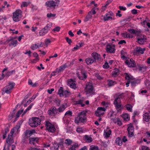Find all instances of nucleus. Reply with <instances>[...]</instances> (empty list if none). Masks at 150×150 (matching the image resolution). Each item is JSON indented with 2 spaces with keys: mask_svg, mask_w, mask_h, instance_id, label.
<instances>
[{
  "mask_svg": "<svg viewBox=\"0 0 150 150\" xmlns=\"http://www.w3.org/2000/svg\"><path fill=\"white\" fill-rule=\"evenodd\" d=\"M28 150H40V149H38L37 148L30 147L29 148Z\"/></svg>",
  "mask_w": 150,
  "mask_h": 150,
  "instance_id": "64",
  "label": "nucleus"
},
{
  "mask_svg": "<svg viewBox=\"0 0 150 150\" xmlns=\"http://www.w3.org/2000/svg\"><path fill=\"white\" fill-rule=\"evenodd\" d=\"M125 107L127 109L128 111L131 112H132V106L130 104H128L126 105Z\"/></svg>",
  "mask_w": 150,
  "mask_h": 150,
  "instance_id": "34",
  "label": "nucleus"
},
{
  "mask_svg": "<svg viewBox=\"0 0 150 150\" xmlns=\"http://www.w3.org/2000/svg\"><path fill=\"white\" fill-rule=\"evenodd\" d=\"M59 147V144L57 143H54L52 147H51V150H58V148Z\"/></svg>",
  "mask_w": 150,
  "mask_h": 150,
  "instance_id": "27",
  "label": "nucleus"
},
{
  "mask_svg": "<svg viewBox=\"0 0 150 150\" xmlns=\"http://www.w3.org/2000/svg\"><path fill=\"white\" fill-rule=\"evenodd\" d=\"M125 74H126L125 79H126L128 80L127 82L126 83V85L127 87H128L130 81L132 80L133 79L132 77H130L127 74L125 73Z\"/></svg>",
  "mask_w": 150,
  "mask_h": 150,
  "instance_id": "22",
  "label": "nucleus"
},
{
  "mask_svg": "<svg viewBox=\"0 0 150 150\" xmlns=\"http://www.w3.org/2000/svg\"><path fill=\"white\" fill-rule=\"evenodd\" d=\"M113 15V13L112 12H109L108 13L105 14V15L104 16L103 18L104 21H108L112 19V17H111V16Z\"/></svg>",
  "mask_w": 150,
  "mask_h": 150,
  "instance_id": "15",
  "label": "nucleus"
},
{
  "mask_svg": "<svg viewBox=\"0 0 150 150\" xmlns=\"http://www.w3.org/2000/svg\"><path fill=\"white\" fill-rule=\"evenodd\" d=\"M93 8H92V10L89 11L86 16L85 19L84 20L85 22H87L88 21L89 19L91 18L92 17V15H94L96 13V12Z\"/></svg>",
  "mask_w": 150,
  "mask_h": 150,
  "instance_id": "11",
  "label": "nucleus"
},
{
  "mask_svg": "<svg viewBox=\"0 0 150 150\" xmlns=\"http://www.w3.org/2000/svg\"><path fill=\"white\" fill-rule=\"evenodd\" d=\"M111 130L109 129L105 130L104 131V135L105 137L106 138L109 137L110 135L111 134Z\"/></svg>",
  "mask_w": 150,
  "mask_h": 150,
  "instance_id": "24",
  "label": "nucleus"
},
{
  "mask_svg": "<svg viewBox=\"0 0 150 150\" xmlns=\"http://www.w3.org/2000/svg\"><path fill=\"white\" fill-rule=\"evenodd\" d=\"M29 4V2H23L21 6H23V7H26Z\"/></svg>",
  "mask_w": 150,
  "mask_h": 150,
  "instance_id": "50",
  "label": "nucleus"
},
{
  "mask_svg": "<svg viewBox=\"0 0 150 150\" xmlns=\"http://www.w3.org/2000/svg\"><path fill=\"white\" fill-rule=\"evenodd\" d=\"M95 113L96 116L98 117H100L103 115L104 112L101 111H100V110L97 109V110L95 112Z\"/></svg>",
  "mask_w": 150,
  "mask_h": 150,
  "instance_id": "28",
  "label": "nucleus"
},
{
  "mask_svg": "<svg viewBox=\"0 0 150 150\" xmlns=\"http://www.w3.org/2000/svg\"><path fill=\"white\" fill-rule=\"evenodd\" d=\"M119 74V71L117 68H115L114 71L112 72V75L114 77H116Z\"/></svg>",
  "mask_w": 150,
  "mask_h": 150,
  "instance_id": "26",
  "label": "nucleus"
},
{
  "mask_svg": "<svg viewBox=\"0 0 150 150\" xmlns=\"http://www.w3.org/2000/svg\"><path fill=\"white\" fill-rule=\"evenodd\" d=\"M89 150H99V148L97 146L91 145L90 146Z\"/></svg>",
  "mask_w": 150,
  "mask_h": 150,
  "instance_id": "42",
  "label": "nucleus"
},
{
  "mask_svg": "<svg viewBox=\"0 0 150 150\" xmlns=\"http://www.w3.org/2000/svg\"><path fill=\"white\" fill-rule=\"evenodd\" d=\"M83 102V100H80L78 101H76V104H81V106L83 107L84 105V104H82V103Z\"/></svg>",
  "mask_w": 150,
  "mask_h": 150,
  "instance_id": "48",
  "label": "nucleus"
},
{
  "mask_svg": "<svg viewBox=\"0 0 150 150\" xmlns=\"http://www.w3.org/2000/svg\"><path fill=\"white\" fill-rule=\"evenodd\" d=\"M72 112L71 111H68L65 114L64 117H71L72 116Z\"/></svg>",
  "mask_w": 150,
  "mask_h": 150,
  "instance_id": "41",
  "label": "nucleus"
},
{
  "mask_svg": "<svg viewBox=\"0 0 150 150\" xmlns=\"http://www.w3.org/2000/svg\"><path fill=\"white\" fill-rule=\"evenodd\" d=\"M70 95V92L66 90L64 91L63 96H65V97H68Z\"/></svg>",
  "mask_w": 150,
  "mask_h": 150,
  "instance_id": "39",
  "label": "nucleus"
},
{
  "mask_svg": "<svg viewBox=\"0 0 150 150\" xmlns=\"http://www.w3.org/2000/svg\"><path fill=\"white\" fill-rule=\"evenodd\" d=\"M33 55L34 57H36L35 59V60H34V61L35 60H38V54H37V53L36 52H35L34 53H33ZM33 62H34V61H33Z\"/></svg>",
  "mask_w": 150,
  "mask_h": 150,
  "instance_id": "52",
  "label": "nucleus"
},
{
  "mask_svg": "<svg viewBox=\"0 0 150 150\" xmlns=\"http://www.w3.org/2000/svg\"><path fill=\"white\" fill-rule=\"evenodd\" d=\"M86 112L83 111L79 113L78 116L75 118V122L78 123L79 122H83L86 120Z\"/></svg>",
  "mask_w": 150,
  "mask_h": 150,
  "instance_id": "2",
  "label": "nucleus"
},
{
  "mask_svg": "<svg viewBox=\"0 0 150 150\" xmlns=\"http://www.w3.org/2000/svg\"><path fill=\"white\" fill-rule=\"evenodd\" d=\"M142 150H150L149 147L145 146H143L142 147Z\"/></svg>",
  "mask_w": 150,
  "mask_h": 150,
  "instance_id": "63",
  "label": "nucleus"
},
{
  "mask_svg": "<svg viewBox=\"0 0 150 150\" xmlns=\"http://www.w3.org/2000/svg\"><path fill=\"white\" fill-rule=\"evenodd\" d=\"M13 14L12 18L14 21L16 22L20 20L22 17V11L21 10H17Z\"/></svg>",
  "mask_w": 150,
  "mask_h": 150,
  "instance_id": "3",
  "label": "nucleus"
},
{
  "mask_svg": "<svg viewBox=\"0 0 150 150\" xmlns=\"http://www.w3.org/2000/svg\"><path fill=\"white\" fill-rule=\"evenodd\" d=\"M28 83L29 85L32 86L33 87H35L36 86H37V83H35L33 84L32 81L30 80H29L28 81Z\"/></svg>",
  "mask_w": 150,
  "mask_h": 150,
  "instance_id": "51",
  "label": "nucleus"
},
{
  "mask_svg": "<svg viewBox=\"0 0 150 150\" xmlns=\"http://www.w3.org/2000/svg\"><path fill=\"white\" fill-rule=\"evenodd\" d=\"M65 39L67 42L69 43V44L70 45H71V43L72 42L71 40L67 37H66Z\"/></svg>",
  "mask_w": 150,
  "mask_h": 150,
  "instance_id": "53",
  "label": "nucleus"
},
{
  "mask_svg": "<svg viewBox=\"0 0 150 150\" xmlns=\"http://www.w3.org/2000/svg\"><path fill=\"white\" fill-rule=\"evenodd\" d=\"M39 47V45H38L36 44L32 45L31 47L30 48L33 50H35Z\"/></svg>",
  "mask_w": 150,
  "mask_h": 150,
  "instance_id": "40",
  "label": "nucleus"
},
{
  "mask_svg": "<svg viewBox=\"0 0 150 150\" xmlns=\"http://www.w3.org/2000/svg\"><path fill=\"white\" fill-rule=\"evenodd\" d=\"M66 105H62L60 106L57 109L59 112H61L63 111L67 107Z\"/></svg>",
  "mask_w": 150,
  "mask_h": 150,
  "instance_id": "32",
  "label": "nucleus"
},
{
  "mask_svg": "<svg viewBox=\"0 0 150 150\" xmlns=\"http://www.w3.org/2000/svg\"><path fill=\"white\" fill-rule=\"evenodd\" d=\"M81 72L80 74H77L78 77L81 80H84L87 77L86 71L82 69H81Z\"/></svg>",
  "mask_w": 150,
  "mask_h": 150,
  "instance_id": "8",
  "label": "nucleus"
},
{
  "mask_svg": "<svg viewBox=\"0 0 150 150\" xmlns=\"http://www.w3.org/2000/svg\"><path fill=\"white\" fill-rule=\"evenodd\" d=\"M60 28L59 26H57L55 27L52 30L54 31L59 32L60 30Z\"/></svg>",
  "mask_w": 150,
  "mask_h": 150,
  "instance_id": "58",
  "label": "nucleus"
},
{
  "mask_svg": "<svg viewBox=\"0 0 150 150\" xmlns=\"http://www.w3.org/2000/svg\"><path fill=\"white\" fill-rule=\"evenodd\" d=\"M123 118L125 120H127L129 119V115H128L127 113L123 114L122 115Z\"/></svg>",
  "mask_w": 150,
  "mask_h": 150,
  "instance_id": "46",
  "label": "nucleus"
},
{
  "mask_svg": "<svg viewBox=\"0 0 150 150\" xmlns=\"http://www.w3.org/2000/svg\"><path fill=\"white\" fill-rule=\"evenodd\" d=\"M146 38L144 36H141L137 38L138 43L140 44H143L144 42H146Z\"/></svg>",
  "mask_w": 150,
  "mask_h": 150,
  "instance_id": "19",
  "label": "nucleus"
},
{
  "mask_svg": "<svg viewBox=\"0 0 150 150\" xmlns=\"http://www.w3.org/2000/svg\"><path fill=\"white\" fill-rule=\"evenodd\" d=\"M145 50V48H142L140 47H137L135 48L134 54L135 55H139L140 54H143Z\"/></svg>",
  "mask_w": 150,
  "mask_h": 150,
  "instance_id": "9",
  "label": "nucleus"
},
{
  "mask_svg": "<svg viewBox=\"0 0 150 150\" xmlns=\"http://www.w3.org/2000/svg\"><path fill=\"white\" fill-rule=\"evenodd\" d=\"M115 83V82L113 81H109L108 83V85L109 86H111L114 85V83Z\"/></svg>",
  "mask_w": 150,
  "mask_h": 150,
  "instance_id": "60",
  "label": "nucleus"
},
{
  "mask_svg": "<svg viewBox=\"0 0 150 150\" xmlns=\"http://www.w3.org/2000/svg\"><path fill=\"white\" fill-rule=\"evenodd\" d=\"M103 67L104 68L108 69L109 67V66L108 65V63H105L104 65H103Z\"/></svg>",
  "mask_w": 150,
  "mask_h": 150,
  "instance_id": "62",
  "label": "nucleus"
},
{
  "mask_svg": "<svg viewBox=\"0 0 150 150\" xmlns=\"http://www.w3.org/2000/svg\"><path fill=\"white\" fill-rule=\"evenodd\" d=\"M128 31L132 34H136L137 31L134 29H131L128 30Z\"/></svg>",
  "mask_w": 150,
  "mask_h": 150,
  "instance_id": "49",
  "label": "nucleus"
},
{
  "mask_svg": "<svg viewBox=\"0 0 150 150\" xmlns=\"http://www.w3.org/2000/svg\"><path fill=\"white\" fill-rule=\"evenodd\" d=\"M140 82V80L137 79L132 81L131 82V83L132 86H135L137 84L139 83Z\"/></svg>",
  "mask_w": 150,
  "mask_h": 150,
  "instance_id": "33",
  "label": "nucleus"
},
{
  "mask_svg": "<svg viewBox=\"0 0 150 150\" xmlns=\"http://www.w3.org/2000/svg\"><path fill=\"white\" fill-rule=\"evenodd\" d=\"M9 129L8 128L5 129V133L3 135V139H5L6 137V134H7V132L9 131Z\"/></svg>",
  "mask_w": 150,
  "mask_h": 150,
  "instance_id": "47",
  "label": "nucleus"
},
{
  "mask_svg": "<svg viewBox=\"0 0 150 150\" xmlns=\"http://www.w3.org/2000/svg\"><path fill=\"white\" fill-rule=\"evenodd\" d=\"M106 50L108 52L114 53L115 52L114 48L110 45H107L106 47Z\"/></svg>",
  "mask_w": 150,
  "mask_h": 150,
  "instance_id": "21",
  "label": "nucleus"
},
{
  "mask_svg": "<svg viewBox=\"0 0 150 150\" xmlns=\"http://www.w3.org/2000/svg\"><path fill=\"white\" fill-rule=\"evenodd\" d=\"M40 122L41 120L39 118L33 117L32 119L30 120L29 124L31 127H35L40 125Z\"/></svg>",
  "mask_w": 150,
  "mask_h": 150,
  "instance_id": "4",
  "label": "nucleus"
},
{
  "mask_svg": "<svg viewBox=\"0 0 150 150\" xmlns=\"http://www.w3.org/2000/svg\"><path fill=\"white\" fill-rule=\"evenodd\" d=\"M116 144L119 146H121L122 144V142L121 139L119 137L116 139Z\"/></svg>",
  "mask_w": 150,
  "mask_h": 150,
  "instance_id": "35",
  "label": "nucleus"
},
{
  "mask_svg": "<svg viewBox=\"0 0 150 150\" xmlns=\"http://www.w3.org/2000/svg\"><path fill=\"white\" fill-rule=\"evenodd\" d=\"M78 147V144H73L69 149V150H76V148Z\"/></svg>",
  "mask_w": 150,
  "mask_h": 150,
  "instance_id": "36",
  "label": "nucleus"
},
{
  "mask_svg": "<svg viewBox=\"0 0 150 150\" xmlns=\"http://www.w3.org/2000/svg\"><path fill=\"white\" fill-rule=\"evenodd\" d=\"M35 130H26L24 133L25 136L24 137L25 139H28L29 140V138H30V136H31L33 133H35Z\"/></svg>",
  "mask_w": 150,
  "mask_h": 150,
  "instance_id": "13",
  "label": "nucleus"
},
{
  "mask_svg": "<svg viewBox=\"0 0 150 150\" xmlns=\"http://www.w3.org/2000/svg\"><path fill=\"white\" fill-rule=\"evenodd\" d=\"M127 131H134V127L130 125L127 128Z\"/></svg>",
  "mask_w": 150,
  "mask_h": 150,
  "instance_id": "61",
  "label": "nucleus"
},
{
  "mask_svg": "<svg viewBox=\"0 0 150 150\" xmlns=\"http://www.w3.org/2000/svg\"><path fill=\"white\" fill-rule=\"evenodd\" d=\"M45 126L48 131L51 132H54L55 130L54 126L48 121H46L45 122Z\"/></svg>",
  "mask_w": 150,
  "mask_h": 150,
  "instance_id": "7",
  "label": "nucleus"
},
{
  "mask_svg": "<svg viewBox=\"0 0 150 150\" xmlns=\"http://www.w3.org/2000/svg\"><path fill=\"white\" fill-rule=\"evenodd\" d=\"M84 140L86 142H91L92 141L93 139L91 137L86 135L84 136Z\"/></svg>",
  "mask_w": 150,
  "mask_h": 150,
  "instance_id": "29",
  "label": "nucleus"
},
{
  "mask_svg": "<svg viewBox=\"0 0 150 150\" xmlns=\"http://www.w3.org/2000/svg\"><path fill=\"white\" fill-rule=\"evenodd\" d=\"M93 90V87L92 84L91 83H87L85 88V91L86 94H92Z\"/></svg>",
  "mask_w": 150,
  "mask_h": 150,
  "instance_id": "6",
  "label": "nucleus"
},
{
  "mask_svg": "<svg viewBox=\"0 0 150 150\" xmlns=\"http://www.w3.org/2000/svg\"><path fill=\"white\" fill-rule=\"evenodd\" d=\"M67 66L66 63L64 64L63 65L61 66L59 69H57L56 70V72L58 73H59L63 71L67 67Z\"/></svg>",
  "mask_w": 150,
  "mask_h": 150,
  "instance_id": "18",
  "label": "nucleus"
},
{
  "mask_svg": "<svg viewBox=\"0 0 150 150\" xmlns=\"http://www.w3.org/2000/svg\"><path fill=\"white\" fill-rule=\"evenodd\" d=\"M67 85L69 86L71 88H74V89L76 88V82L74 81L71 79L68 80L67 81Z\"/></svg>",
  "mask_w": 150,
  "mask_h": 150,
  "instance_id": "12",
  "label": "nucleus"
},
{
  "mask_svg": "<svg viewBox=\"0 0 150 150\" xmlns=\"http://www.w3.org/2000/svg\"><path fill=\"white\" fill-rule=\"evenodd\" d=\"M83 129L82 127H78L77 128L76 131L79 133L82 132L83 131Z\"/></svg>",
  "mask_w": 150,
  "mask_h": 150,
  "instance_id": "55",
  "label": "nucleus"
},
{
  "mask_svg": "<svg viewBox=\"0 0 150 150\" xmlns=\"http://www.w3.org/2000/svg\"><path fill=\"white\" fill-rule=\"evenodd\" d=\"M125 62L129 67H134L136 65L135 62L132 59H130L129 60H126Z\"/></svg>",
  "mask_w": 150,
  "mask_h": 150,
  "instance_id": "14",
  "label": "nucleus"
},
{
  "mask_svg": "<svg viewBox=\"0 0 150 150\" xmlns=\"http://www.w3.org/2000/svg\"><path fill=\"white\" fill-rule=\"evenodd\" d=\"M59 144V146H64V141L63 139H60V142L58 144Z\"/></svg>",
  "mask_w": 150,
  "mask_h": 150,
  "instance_id": "54",
  "label": "nucleus"
},
{
  "mask_svg": "<svg viewBox=\"0 0 150 150\" xmlns=\"http://www.w3.org/2000/svg\"><path fill=\"white\" fill-rule=\"evenodd\" d=\"M23 111V109L21 108V110L18 111L16 114V117L17 118L22 113Z\"/></svg>",
  "mask_w": 150,
  "mask_h": 150,
  "instance_id": "45",
  "label": "nucleus"
},
{
  "mask_svg": "<svg viewBox=\"0 0 150 150\" xmlns=\"http://www.w3.org/2000/svg\"><path fill=\"white\" fill-rule=\"evenodd\" d=\"M46 5L48 7L55 8L56 6V3L53 1H49L45 3Z\"/></svg>",
  "mask_w": 150,
  "mask_h": 150,
  "instance_id": "16",
  "label": "nucleus"
},
{
  "mask_svg": "<svg viewBox=\"0 0 150 150\" xmlns=\"http://www.w3.org/2000/svg\"><path fill=\"white\" fill-rule=\"evenodd\" d=\"M150 119V112H146L143 114V120L146 122L149 121Z\"/></svg>",
  "mask_w": 150,
  "mask_h": 150,
  "instance_id": "17",
  "label": "nucleus"
},
{
  "mask_svg": "<svg viewBox=\"0 0 150 150\" xmlns=\"http://www.w3.org/2000/svg\"><path fill=\"white\" fill-rule=\"evenodd\" d=\"M17 43L18 42L17 40H13L9 44V45L10 46L13 45L15 47L16 46V45L17 44Z\"/></svg>",
  "mask_w": 150,
  "mask_h": 150,
  "instance_id": "43",
  "label": "nucleus"
},
{
  "mask_svg": "<svg viewBox=\"0 0 150 150\" xmlns=\"http://www.w3.org/2000/svg\"><path fill=\"white\" fill-rule=\"evenodd\" d=\"M146 66L143 65H142L139 67V69L140 70H146Z\"/></svg>",
  "mask_w": 150,
  "mask_h": 150,
  "instance_id": "57",
  "label": "nucleus"
},
{
  "mask_svg": "<svg viewBox=\"0 0 150 150\" xmlns=\"http://www.w3.org/2000/svg\"><path fill=\"white\" fill-rule=\"evenodd\" d=\"M20 127L18 126H16L14 128H13L11 131L10 134L11 135H13L15 131H18Z\"/></svg>",
  "mask_w": 150,
  "mask_h": 150,
  "instance_id": "30",
  "label": "nucleus"
},
{
  "mask_svg": "<svg viewBox=\"0 0 150 150\" xmlns=\"http://www.w3.org/2000/svg\"><path fill=\"white\" fill-rule=\"evenodd\" d=\"M48 31L46 30L44 28H42L39 32V34L40 36H42L46 35Z\"/></svg>",
  "mask_w": 150,
  "mask_h": 150,
  "instance_id": "25",
  "label": "nucleus"
},
{
  "mask_svg": "<svg viewBox=\"0 0 150 150\" xmlns=\"http://www.w3.org/2000/svg\"><path fill=\"white\" fill-rule=\"evenodd\" d=\"M36 138H29V143L30 144H32L34 145L35 144V143L36 141Z\"/></svg>",
  "mask_w": 150,
  "mask_h": 150,
  "instance_id": "37",
  "label": "nucleus"
},
{
  "mask_svg": "<svg viewBox=\"0 0 150 150\" xmlns=\"http://www.w3.org/2000/svg\"><path fill=\"white\" fill-rule=\"evenodd\" d=\"M123 96L122 94L118 96L115 100L114 104L115 106L117 112L120 111L122 109V105L121 104V98L122 99Z\"/></svg>",
  "mask_w": 150,
  "mask_h": 150,
  "instance_id": "1",
  "label": "nucleus"
},
{
  "mask_svg": "<svg viewBox=\"0 0 150 150\" xmlns=\"http://www.w3.org/2000/svg\"><path fill=\"white\" fill-rule=\"evenodd\" d=\"M63 88L62 87H60V89L59 90L58 93L60 97L63 96Z\"/></svg>",
  "mask_w": 150,
  "mask_h": 150,
  "instance_id": "38",
  "label": "nucleus"
},
{
  "mask_svg": "<svg viewBox=\"0 0 150 150\" xmlns=\"http://www.w3.org/2000/svg\"><path fill=\"white\" fill-rule=\"evenodd\" d=\"M72 142V140L69 139H67L65 141V143L68 145L71 144Z\"/></svg>",
  "mask_w": 150,
  "mask_h": 150,
  "instance_id": "44",
  "label": "nucleus"
},
{
  "mask_svg": "<svg viewBox=\"0 0 150 150\" xmlns=\"http://www.w3.org/2000/svg\"><path fill=\"white\" fill-rule=\"evenodd\" d=\"M15 85V83L13 82H10L8 85H7L3 88V91L5 93L8 94L11 92V90L13 89Z\"/></svg>",
  "mask_w": 150,
  "mask_h": 150,
  "instance_id": "5",
  "label": "nucleus"
},
{
  "mask_svg": "<svg viewBox=\"0 0 150 150\" xmlns=\"http://www.w3.org/2000/svg\"><path fill=\"white\" fill-rule=\"evenodd\" d=\"M58 110L55 107H52L48 110V114L50 116H54L57 113Z\"/></svg>",
  "mask_w": 150,
  "mask_h": 150,
  "instance_id": "10",
  "label": "nucleus"
},
{
  "mask_svg": "<svg viewBox=\"0 0 150 150\" xmlns=\"http://www.w3.org/2000/svg\"><path fill=\"white\" fill-rule=\"evenodd\" d=\"M52 25V23H50L47 24V25L44 28L47 31H48L50 30Z\"/></svg>",
  "mask_w": 150,
  "mask_h": 150,
  "instance_id": "31",
  "label": "nucleus"
},
{
  "mask_svg": "<svg viewBox=\"0 0 150 150\" xmlns=\"http://www.w3.org/2000/svg\"><path fill=\"white\" fill-rule=\"evenodd\" d=\"M51 42V41L49 39H47L45 41V45L46 47H47L48 44Z\"/></svg>",
  "mask_w": 150,
  "mask_h": 150,
  "instance_id": "56",
  "label": "nucleus"
},
{
  "mask_svg": "<svg viewBox=\"0 0 150 150\" xmlns=\"http://www.w3.org/2000/svg\"><path fill=\"white\" fill-rule=\"evenodd\" d=\"M47 17L48 18H50L51 17H54L55 16V14H52L51 13H50L49 14L48 13L47 14Z\"/></svg>",
  "mask_w": 150,
  "mask_h": 150,
  "instance_id": "59",
  "label": "nucleus"
},
{
  "mask_svg": "<svg viewBox=\"0 0 150 150\" xmlns=\"http://www.w3.org/2000/svg\"><path fill=\"white\" fill-rule=\"evenodd\" d=\"M91 56L93 57V59L95 60V62L96 60H100L101 58L100 56L96 52L93 53L91 54Z\"/></svg>",
  "mask_w": 150,
  "mask_h": 150,
  "instance_id": "20",
  "label": "nucleus"
},
{
  "mask_svg": "<svg viewBox=\"0 0 150 150\" xmlns=\"http://www.w3.org/2000/svg\"><path fill=\"white\" fill-rule=\"evenodd\" d=\"M85 61L87 65H90L94 62H95V60L91 57H89L86 59Z\"/></svg>",
  "mask_w": 150,
  "mask_h": 150,
  "instance_id": "23",
  "label": "nucleus"
}]
</instances>
